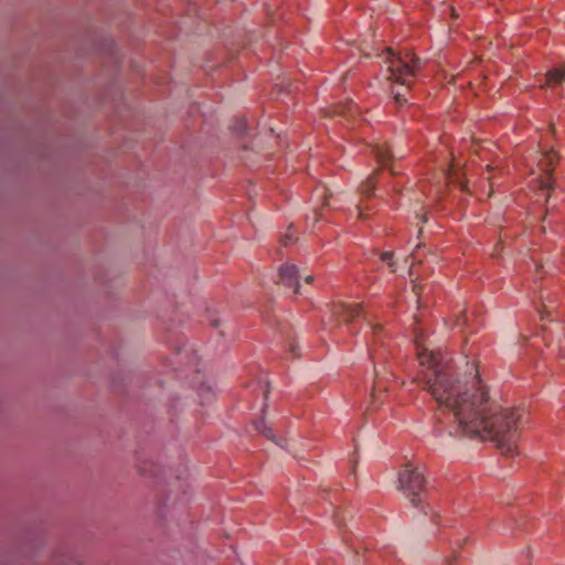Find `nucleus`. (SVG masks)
Here are the masks:
<instances>
[{
  "mask_svg": "<svg viewBox=\"0 0 565 565\" xmlns=\"http://www.w3.org/2000/svg\"><path fill=\"white\" fill-rule=\"evenodd\" d=\"M415 345L425 387L454 419L450 434L491 440L505 456L518 454L519 430L525 412L503 408L491 399L478 374L465 386L457 383L441 352L425 344L423 332H416Z\"/></svg>",
  "mask_w": 565,
  "mask_h": 565,
  "instance_id": "1",
  "label": "nucleus"
},
{
  "mask_svg": "<svg viewBox=\"0 0 565 565\" xmlns=\"http://www.w3.org/2000/svg\"><path fill=\"white\" fill-rule=\"evenodd\" d=\"M383 62L387 65V78L408 88L420 68V61L408 51L395 53L387 47L383 53Z\"/></svg>",
  "mask_w": 565,
  "mask_h": 565,
  "instance_id": "2",
  "label": "nucleus"
},
{
  "mask_svg": "<svg viewBox=\"0 0 565 565\" xmlns=\"http://www.w3.org/2000/svg\"><path fill=\"white\" fill-rule=\"evenodd\" d=\"M425 478L418 467L411 463L405 465L398 475V489L416 508L422 502V493L425 490Z\"/></svg>",
  "mask_w": 565,
  "mask_h": 565,
  "instance_id": "3",
  "label": "nucleus"
},
{
  "mask_svg": "<svg viewBox=\"0 0 565 565\" xmlns=\"http://www.w3.org/2000/svg\"><path fill=\"white\" fill-rule=\"evenodd\" d=\"M330 318L337 323L351 322L362 316L360 305L333 303L329 307Z\"/></svg>",
  "mask_w": 565,
  "mask_h": 565,
  "instance_id": "4",
  "label": "nucleus"
},
{
  "mask_svg": "<svg viewBox=\"0 0 565 565\" xmlns=\"http://www.w3.org/2000/svg\"><path fill=\"white\" fill-rule=\"evenodd\" d=\"M556 161L557 154L553 150L544 151L540 154L539 167L544 173L540 185L542 190H550L552 188L551 172Z\"/></svg>",
  "mask_w": 565,
  "mask_h": 565,
  "instance_id": "5",
  "label": "nucleus"
},
{
  "mask_svg": "<svg viewBox=\"0 0 565 565\" xmlns=\"http://www.w3.org/2000/svg\"><path fill=\"white\" fill-rule=\"evenodd\" d=\"M280 282L292 288L295 294L299 292L298 269L295 265L285 264L279 269Z\"/></svg>",
  "mask_w": 565,
  "mask_h": 565,
  "instance_id": "6",
  "label": "nucleus"
},
{
  "mask_svg": "<svg viewBox=\"0 0 565 565\" xmlns=\"http://www.w3.org/2000/svg\"><path fill=\"white\" fill-rule=\"evenodd\" d=\"M372 152L375 156L377 162L383 168L387 167V164L391 160V157H392V153H391V150L388 149V147H386L385 145H375L372 148Z\"/></svg>",
  "mask_w": 565,
  "mask_h": 565,
  "instance_id": "7",
  "label": "nucleus"
},
{
  "mask_svg": "<svg viewBox=\"0 0 565 565\" xmlns=\"http://www.w3.org/2000/svg\"><path fill=\"white\" fill-rule=\"evenodd\" d=\"M546 82L548 85H559L565 83V64L548 71L546 74Z\"/></svg>",
  "mask_w": 565,
  "mask_h": 565,
  "instance_id": "8",
  "label": "nucleus"
},
{
  "mask_svg": "<svg viewBox=\"0 0 565 565\" xmlns=\"http://www.w3.org/2000/svg\"><path fill=\"white\" fill-rule=\"evenodd\" d=\"M254 426L259 434L266 436L270 440H275L273 429L266 424L264 419L256 420Z\"/></svg>",
  "mask_w": 565,
  "mask_h": 565,
  "instance_id": "9",
  "label": "nucleus"
},
{
  "mask_svg": "<svg viewBox=\"0 0 565 565\" xmlns=\"http://www.w3.org/2000/svg\"><path fill=\"white\" fill-rule=\"evenodd\" d=\"M375 189V183L373 181V178H369L360 185V192L362 195L369 196L373 193Z\"/></svg>",
  "mask_w": 565,
  "mask_h": 565,
  "instance_id": "10",
  "label": "nucleus"
},
{
  "mask_svg": "<svg viewBox=\"0 0 565 565\" xmlns=\"http://www.w3.org/2000/svg\"><path fill=\"white\" fill-rule=\"evenodd\" d=\"M295 241V233L294 231L291 230V227L287 231L286 234H284L281 237H280V244L282 246H288L291 242Z\"/></svg>",
  "mask_w": 565,
  "mask_h": 565,
  "instance_id": "11",
  "label": "nucleus"
},
{
  "mask_svg": "<svg viewBox=\"0 0 565 565\" xmlns=\"http://www.w3.org/2000/svg\"><path fill=\"white\" fill-rule=\"evenodd\" d=\"M381 259L386 263L390 267L394 266L393 254L391 252H384L381 255Z\"/></svg>",
  "mask_w": 565,
  "mask_h": 565,
  "instance_id": "12",
  "label": "nucleus"
},
{
  "mask_svg": "<svg viewBox=\"0 0 565 565\" xmlns=\"http://www.w3.org/2000/svg\"><path fill=\"white\" fill-rule=\"evenodd\" d=\"M393 95H394V99L397 105H403L404 103H406V99H405L403 93L397 90V92H393Z\"/></svg>",
  "mask_w": 565,
  "mask_h": 565,
  "instance_id": "13",
  "label": "nucleus"
},
{
  "mask_svg": "<svg viewBox=\"0 0 565 565\" xmlns=\"http://www.w3.org/2000/svg\"><path fill=\"white\" fill-rule=\"evenodd\" d=\"M375 374H376V381H375V384H374V387H373V396L375 395L376 391L382 390L381 379L379 377V372H377L376 369H375Z\"/></svg>",
  "mask_w": 565,
  "mask_h": 565,
  "instance_id": "14",
  "label": "nucleus"
},
{
  "mask_svg": "<svg viewBox=\"0 0 565 565\" xmlns=\"http://www.w3.org/2000/svg\"><path fill=\"white\" fill-rule=\"evenodd\" d=\"M370 328H371L372 333H373V335H374V337H376V335H377V333H379V332H380V330H381V326H379V324L370 326Z\"/></svg>",
  "mask_w": 565,
  "mask_h": 565,
  "instance_id": "15",
  "label": "nucleus"
},
{
  "mask_svg": "<svg viewBox=\"0 0 565 565\" xmlns=\"http://www.w3.org/2000/svg\"><path fill=\"white\" fill-rule=\"evenodd\" d=\"M370 354H371V358H372L373 360H375V356H376V349H375V348L370 349Z\"/></svg>",
  "mask_w": 565,
  "mask_h": 565,
  "instance_id": "16",
  "label": "nucleus"
},
{
  "mask_svg": "<svg viewBox=\"0 0 565 565\" xmlns=\"http://www.w3.org/2000/svg\"><path fill=\"white\" fill-rule=\"evenodd\" d=\"M419 288H420V286H419V285H417V284H416V285H414V291H415V294H416L418 297H420Z\"/></svg>",
  "mask_w": 565,
  "mask_h": 565,
  "instance_id": "17",
  "label": "nucleus"
},
{
  "mask_svg": "<svg viewBox=\"0 0 565 565\" xmlns=\"http://www.w3.org/2000/svg\"><path fill=\"white\" fill-rule=\"evenodd\" d=\"M315 280V277L312 275H309L306 277V282L311 284Z\"/></svg>",
  "mask_w": 565,
  "mask_h": 565,
  "instance_id": "18",
  "label": "nucleus"
},
{
  "mask_svg": "<svg viewBox=\"0 0 565 565\" xmlns=\"http://www.w3.org/2000/svg\"><path fill=\"white\" fill-rule=\"evenodd\" d=\"M355 111L354 107L351 106L349 109H348V115H352L353 113Z\"/></svg>",
  "mask_w": 565,
  "mask_h": 565,
  "instance_id": "19",
  "label": "nucleus"
},
{
  "mask_svg": "<svg viewBox=\"0 0 565 565\" xmlns=\"http://www.w3.org/2000/svg\"><path fill=\"white\" fill-rule=\"evenodd\" d=\"M451 14H452L454 18L458 17V14H457L455 9H451Z\"/></svg>",
  "mask_w": 565,
  "mask_h": 565,
  "instance_id": "20",
  "label": "nucleus"
},
{
  "mask_svg": "<svg viewBox=\"0 0 565 565\" xmlns=\"http://www.w3.org/2000/svg\"><path fill=\"white\" fill-rule=\"evenodd\" d=\"M245 127V121L242 120V129Z\"/></svg>",
  "mask_w": 565,
  "mask_h": 565,
  "instance_id": "21",
  "label": "nucleus"
}]
</instances>
